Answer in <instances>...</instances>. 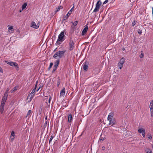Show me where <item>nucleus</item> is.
Masks as SVG:
<instances>
[{"mask_svg": "<svg viewBox=\"0 0 153 153\" xmlns=\"http://www.w3.org/2000/svg\"><path fill=\"white\" fill-rule=\"evenodd\" d=\"M105 139V137H102V135L100 136V137L99 139V142H102Z\"/></svg>", "mask_w": 153, "mask_h": 153, "instance_id": "23", "label": "nucleus"}, {"mask_svg": "<svg viewBox=\"0 0 153 153\" xmlns=\"http://www.w3.org/2000/svg\"><path fill=\"white\" fill-rule=\"evenodd\" d=\"M138 131L139 133H141L142 135L144 137H145V129L143 128H138Z\"/></svg>", "mask_w": 153, "mask_h": 153, "instance_id": "7", "label": "nucleus"}, {"mask_svg": "<svg viewBox=\"0 0 153 153\" xmlns=\"http://www.w3.org/2000/svg\"><path fill=\"white\" fill-rule=\"evenodd\" d=\"M3 73V70L1 67H0V73Z\"/></svg>", "mask_w": 153, "mask_h": 153, "instance_id": "43", "label": "nucleus"}, {"mask_svg": "<svg viewBox=\"0 0 153 153\" xmlns=\"http://www.w3.org/2000/svg\"><path fill=\"white\" fill-rule=\"evenodd\" d=\"M145 151L147 153H152V150L149 149H146Z\"/></svg>", "mask_w": 153, "mask_h": 153, "instance_id": "28", "label": "nucleus"}, {"mask_svg": "<svg viewBox=\"0 0 153 153\" xmlns=\"http://www.w3.org/2000/svg\"><path fill=\"white\" fill-rule=\"evenodd\" d=\"M114 115V114L113 113H110L108 115V117L109 116V117L110 118H113L114 117H113Z\"/></svg>", "mask_w": 153, "mask_h": 153, "instance_id": "30", "label": "nucleus"}, {"mask_svg": "<svg viewBox=\"0 0 153 153\" xmlns=\"http://www.w3.org/2000/svg\"><path fill=\"white\" fill-rule=\"evenodd\" d=\"M36 25V26H38V27H37V28H39V23H38Z\"/></svg>", "mask_w": 153, "mask_h": 153, "instance_id": "46", "label": "nucleus"}, {"mask_svg": "<svg viewBox=\"0 0 153 153\" xmlns=\"http://www.w3.org/2000/svg\"><path fill=\"white\" fill-rule=\"evenodd\" d=\"M65 30H64L62 31L60 33L59 35L58 39L57 40L56 45H60L61 42H63L65 39L64 38V37H65L64 35V31Z\"/></svg>", "mask_w": 153, "mask_h": 153, "instance_id": "1", "label": "nucleus"}, {"mask_svg": "<svg viewBox=\"0 0 153 153\" xmlns=\"http://www.w3.org/2000/svg\"><path fill=\"white\" fill-rule=\"evenodd\" d=\"M45 124H46H46H47V122H46Z\"/></svg>", "mask_w": 153, "mask_h": 153, "instance_id": "53", "label": "nucleus"}, {"mask_svg": "<svg viewBox=\"0 0 153 153\" xmlns=\"http://www.w3.org/2000/svg\"><path fill=\"white\" fill-rule=\"evenodd\" d=\"M14 66L16 67L15 68L16 69V70L17 71H18L19 70V67L18 66V64L17 63L16 66Z\"/></svg>", "mask_w": 153, "mask_h": 153, "instance_id": "37", "label": "nucleus"}, {"mask_svg": "<svg viewBox=\"0 0 153 153\" xmlns=\"http://www.w3.org/2000/svg\"><path fill=\"white\" fill-rule=\"evenodd\" d=\"M66 51H62L56 52L53 56V57L55 59H56L58 57L59 58H61L64 57Z\"/></svg>", "mask_w": 153, "mask_h": 153, "instance_id": "3", "label": "nucleus"}, {"mask_svg": "<svg viewBox=\"0 0 153 153\" xmlns=\"http://www.w3.org/2000/svg\"><path fill=\"white\" fill-rule=\"evenodd\" d=\"M74 45L75 43L72 40V38H70L69 42V49L70 51H72L73 50L74 47Z\"/></svg>", "mask_w": 153, "mask_h": 153, "instance_id": "4", "label": "nucleus"}, {"mask_svg": "<svg viewBox=\"0 0 153 153\" xmlns=\"http://www.w3.org/2000/svg\"><path fill=\"white\" fill-rule=\"evenodd\" d=\"M27 5V3H24V4L22 5V10H23L26 7Z\"/></svg>", "mask_w": 153, "mask_h": 153, "instance_id": "27", "label": "nucleus"}, {"mask_svg": "<svg viewBox=\"0 0 153 153\" xmlns=\"http://www.w3.org/2000/svg\"><path fill=\"white\" fill-rule=\"evenodd\" d=\"M88 62H84L83 64V68L84 70L85 71H87L88 68Z\"/></svg>", "mask_w": 153, "mask_h": 153, "instance_id": "10", "label": "nucleus"}, {"mask_svg": "<svg viewBox=\"0 0 153 153\" xmlns=\"http://www.w3.org/2000/svg\"><path fill=\"white\" fill-rule=\"evenodd\" d=\"M47 116H46V117H45V120H47Z\"/></svg>", "mask_w": 153, "mask_h": 153, "instance_id": "51", "label": "nucleus"}, {"mask_svg": "<svg viewBox=\"0 0 153 153\" xmlns=\"http://www.w3.org/2000/svg\"><path fill=\"white\" fill-rule=\"evenodd\" d=\"M108 1V0H105L103 3V4H105L107 3Z\"/></svg>", "mask_w": 153, "mask_h": 153, "instance_id": "42", "label": "nucleus"}, {"mask_svg": "<svg viewBox=\"0 0 153 153\" xmlns=\"http://www.w3.org/2000/svg\"><path fill=\"white\" fill-rule=\"evenodd\" d=\"M105 149V147L104 146H103L102 147V149L103 150H104Z\"/></svg>", "mask_w": 153, "mask_h": 153, "instance_id": "45", "label": "nucleus"}, {"mask_svg": "<svg viewBox=\"0 0 153 153\" xmlns=\"http://www.w3.org/2000/svg\"><path fill=\"white\" fill-rule=\"evenodd\" d=\"M32 111L31 110H29L27 113V115L26 116V118L27 117H30V115L31 114Z\"/></svg>", "mask_w": 153, "mask_h": 153, "instance_id": "26", "label": "nucleus"}, {"mask_svg": "<svg viewBox=\"0 0 153 153\" xmlns=\"http://www.w3.org/2000/svg\"><path fill=\"white\" fill-rule=\"evenodd\" d=\"M51 97H50L49 100H48V102H49V103H50V102L51 101Z\"/></svg>", "mask_w": 153, "mask_h": 153, "instance_id": "48", "label": "nucleus"}, {"mask_svg": "<svg viewBox=\"0 0 153 153\" xmlns=\"http://www.w3.org/2000/svg\"><path fill=\"white\" fill-rule=\"evenodd\" d=\"M13 26H11L8 29V31L9 32L12 33V31H13Z\"/></svg>", "mask_w": 153, "mask_h": 153, "instance_id": "18", "label": "nucleus"}, {"mask_svg": "<svg viewBox=\"0 0 153 153\" xmlns=\"http://www.w3.org/2000/svg\"><path fill=\"white\" fill-rule=\"evenodd\" d=\"M14 90H16V87H14Z\"/></svg>", "mask_w": 153, "mask_h": 153, "instance_id": "52", "label": "nucleus"}, {"mask_svg": "<svg viewBox=\"0 0 153 153\" xmlns=\"http://www.w3.org/2000/svg\"><path fill=\"white\" fill-rule=\"evenodd\" d=\"M63 7L61 6H59L57 8H56V10L55 11V13H56L58 11H59L60 9H62Z\"/></svg>", "mask_w": 153, "mask_h": 153, "instance_id": "22", "label": "nucleus"}, {"mask_svg": "<svg viewBox=\"0 0 153 153\" xmlns=\"http://www.w3.org/2000/svg\"><path fill=\"white\" fill-rule=\"evenodd\" d=\"M21 11H21V10H20V12H21Z\"/></svg>", "mask_w": 153, "mask_h": 153, "instance_id": "55", "label": "nucleus"}, {"mask_svg": "<svg viewBox=\"0 0 153 153\" xmlns=\"http://www.w3.org/2000/svg\"><path fill=\"white\" fill-rule=\"evenodd\" d=\"M147 137L150 140H152V135L148 133L147 135Z\"/></svg>", "mask_w": 153, "mask_h": 153, "instance_id": "29", "label": "nucleus"}, {"mask_svg": "<svg viewBox=\"0 0 153 153\" xmlns=\"http://www.w3.org/2000/svg\"><path fill=\"white\" fill-rule=\"evenodd\" d=\"M76 28L74 26L71 25V27L70 32L71 33H73L75 30Z\"/></svg>", "mask_w": 153, "mask_h": 153, "instance_id": "14", "label": "nucleus"}, {"mask_svg": "<svg viewBox=\"0 0 153 153\" xmlns=\"http://www.w3.org/2000/svg\"><path fill=\"white\" fill-rule=\"evenodd\" d=\"M8 96L4 95L1 102L0 105V112L1 114H2L4 110V104L6 101L7 100Z\"/></svg>", "mask_w": 153, "mask_h": 153, "instance_id": "2", "label": "nucleus"}, {"mask_svg": "<svg viewBox=\"0 0 153 153\" xmlns=\"http://www.w3.org/2000/svg\"><path fill=\"white\" fill-rule=\"evenodd\" d=\"M53 65V63L52 62H51L50 63V66H49V67H48V71L50 70V69L52 67V65Z\"/></svg>", "mask_w": 153, "mask_h": 153, "instance_id": "33", "label": "nucleus"}, {"mask_svg": "<svg viewBox=\"0 0 153 153\" xmlns=\"http://www.w3.org/2000/svg\"><path fill=\"white\" fill-rule=\"evenodd\" d=\"M59 79L58 81H57V86L58 87L59 85V84H60V81H59Z\"/></svg>", "mask_w": 153, "mask_h": 153, "instance_id": "39", "label": "nucleus"}, {"mask_svg": "<svg viewBox=\"0 0 153 153\" xmlns=\"http://www.w3.org/2000/svg\"><path fill=\"white\" fill-rule=\"evenodd\" d=\"M88 26H86L83 29L82 32V36L85 35L86 34L87 31L88 30Z\"/></svg>", "mask_w": 153, "mask_h": 153, "instance_id": "11", "label": "nucleus"}, {"mask_svg": "<svg viewBox=\"0 0 153 153\" xmlns=\"http://www.w3.org/2000/svg\"><path fill=\"white\" fill-rule=\"evenodd\" d=\"M152 15L153 16V7H152Z\"/></svg>", "mask_w": 153, "mask_h": 153, "instance_id": "50", "label": "nucleus"}, {"mask_svg": "<svg viewBox=\"0 0 153 153\" xmlns=\"http://www.w3.org/2000/svg\"><path fill=\"white\" fill-rule=\"evenodd\" d=\"M137 22L135 20H134L133 21V22L131 24L132 26V27H134L135 25L136 24Z\"/></svg>", "mask_w": 153, "mask_h": 153, "instance_id": "32", "label": "nucleus"}, {"mask_svg": "<svg viewBox=\"0 0 153 153\" xmlns=\"http://www.w3.org/2000/svg\"><path fill=\"white\" fill-rule=\"evenodd\" d=\"M53 135H52L51 136V138H50V140H49V144H50V143H51V141L53 139Z\"/></svg>", "mask_w": 153, "mask_h": 153, "instance_id": "36", "label": "nucleus"}, {"mask_svg": "<svg viewBox=\"0 0 153 153\" xmlns=\"http://www.w3.org/2000/svg\"><path fill=\"white\" fill-rule=\"evenodd\" d=\"M144 27L142 26H141L140 27V29L138 30L137 32L140 35L142 34V29Z\"/></svg>", "mask_w": 153, "mask_h": 153, "instance_id": "17", "label": "nucleus"}, {"mask_svg": "<svg viewBox=\"0 0 153 153\" xmlns=\"http://www.w3.org/2000/svg\"><path fill=\"white\" fill-rule=\"evenodd\" d=\"M43 86H41V85H40V86H39V88L36 90V91H38L39 90V89L41 87H42Z\"/></svg>", "mask_w": 153, "mask_h": 153, "instance_id": "44", "label": "nucleus"}, {"mask_svg": "<svg viewBox=\"0 0 153 153\" xmlns=\"http://www.w3.org/2000/svg\"><path fill=\"white\" fill-rule=\"evenodd\" d=\"M65 88H63L61 91L60 96H64L65 93Z\"/></svg>", "mask_w": 153, "mask_h": 153, "instance_id": "13", "label": "nucleus"}, {"mask_svg": "<svg viewBox=\"0 0 153 153\" xmlns=\"http://www.w3.org/2000/svg\"><path fill=\"white\" fill-rule=\"evenodd\" d=\"M31 27L33 28L37 29L38 26H36V23L34 22H32L31 23Z\"/></svg>", "mask_w": 153, "mask_h": 153, "instance_id": "15", "label": "nucleus"}, {"mask_svg": "<svg viewBox=\"0 0 153 153\" xmlns=\"http://www.w3.org/2000/svg\"><path fill=\"white\" fill-rule=\"evenodd\" d=\"M78 23V22L77 21H76L74 22H71V23L72 24V25L74 26L75 27L77 25Z\"/></svg>", "mask_w": 153, "mask_h": 153, "instance_id": "24", "label": "nucleus"}, {"mask_svg": "<svg viewBox=\"0 0 153 153\" xmlns=\"http://www.w3.org/2000/svg\"><path fill=\"white\" fill-rule=\"evenodd\" d=\"M74 6H73L71 9L69 10V11L68 13L67 14L68 15V16H69L71 14L72 12L74 10Z\"/></svg>", "mask_w": 153, "mask_h": 153, "instance_id": "20", "label": "nucleus"}, {"mask_svg": "<svg viewBox=\"0 0 153 153\" xmlns=\"http://www.w3.org/2000/svg\"><path fill=\"white\" fill-rule=\"evenodd\" d=\"M68 119L69 123H71L72 122L73 117L71 114H68Z\"/></svg>", "mask_w": 153, "mask_h": 153, "instance_id": "12", "label": "nucleus"}, {"mask_svg": "<svg viewBox=\"0 0 153 153\" xmlns=\"http://www.w3.org/2000/svg\"><path fill=\"white\" fill-rule=\"evenodd\" d=\"M68 17L69 16H68L67 14H66V16H63L62 20V22L68 19Z\"/></svg>", "mask_w": 153, "mask_h": 153, "instance_id": "25", "label": "nucleus"}, {"mask_svg": "<svg viewBox=\"0 0 153 153\" xmlns=\"http://www.w3.org/2000/svg\"><path fill=\"white\" fill-rule=\"evenodd\" d=\"M122 50H123V51H125V48H122Z\"/></svg>", "mask_w": 153, "mask_h": 153, "instance_id": "49", "label": "nucleus"}, {"mask_svg": "<svg viewBox=\"0 0 153 153\" xmlns=\"http://www.w3.org/2000/svg\"><path fill=\"white\" fill-rule=\"evenodd\" d=\"M119 68L120 69H121L123 67V65L122 64H120L119 65Z\"/></svg>", "mask_w": 153, "mask_h": 153, "instance_id": "40", "label": "nucleus"}, {"mask_svg": "<svg viewBox=\"0 0 153 153\" xmlns=\"http://www.w3.org/2000/svg\"><path fill=\"white\" fill-rule=\"evenodd\" d=\"M14 136H15V132L14 131H12L11 132V136H10V137L11 138L12 136L13 137H14Z\"/></svg>", "mask_w": 153, "mask_h": 153, "instance_id": "34", "label": "nucleus"}, {"mask_svg": "<svg viewBox=\"0 0 153 153\" xmlns=\"http://www.w3.org/2000/svg\"><path fill=\"white\" fill-rule=\"evenodd\" d=\"M57 68V67H55L54 66H53V69L52 71V73H54L56 71V70Z\"/></svg>", "mask_w": 153, "mask_h": 153, "instance_id": "35", "label": "nucleus"}, {"mask_svg": "<svg viewBox=\"0 0 153 153\" xmlns=\"http://www.w3.org/2000/svg\"><path fill=\"white\" fill-rule=\"evenodd\" d=\"M107 119L109 122V125L111 124V126H114V125L116 124V120L114 117L110 118L109 116L108 117Z\"/></svg>", "mask_w": 153, "mask_h": 153, "instance_id": "5", "label": "nucleus"}, {"mask_svg": "<svg viewBox=\"0 0 153 153\" xmlns=\"http://www.w3.org/2000/svg\"><path fill=\"white\" fill-rule=\"evenodd\" d=\"M144 56L143 52V51H141V54L140 55V58H143Z\"/></svg>", "mask_w": 153, "mask_h": 153, "instance_id": "31", "label": "nucleus"}, {"mask_svg": "<svg viewBox=\"0 0 153 153\" xmlns=\"http://www.w3.org/2000/svg\"><path fill=\"white\" fill-rule=\"evenodd\" d=\"M125 62V59L123 57L121 58L120 60V62H119V64H123Z\"/></svg>", "mask_w": 153, "mask_h": 153, "instance_id": "21", "label": "nucleus"}, {"mask_svg": "<svg viewBox=\"0 0 153 153\" xmlns=\"http://www.w3.org/2000/svg\"><path fill=\"white\" fill-rule=\"evenodd\" d=\"M8 90H7L4 93V95L8 96Z\"/></svg>", "mask_w": 153, "mask_h": 153, "instance_id": "38", "label": "nucleus"}, {"mask_svg": "<svg viewBox=\"0 0 153 153\" xmlns=\"http://www.w3.org/2000/svg\"><path fill=\"white\" fill-rule=\"evenodd\" d=\"M99 73V72L98 71L97 73Z\"/></svg>", "mask_w": 153, "mask_h": 153, "instance_id": "54", "label": "nucleus"}, {"mask_svg": "<svg viewBox=\"0 0 153 153\" xmlns=\"http://www.w3.org/2000/svg\"><path fill=\"white\" fill-rule=\"evenodd\" d=\"M59 61H60L59 59L57 60L56 61V62L55 63L54 66L55 67H57L59 63Z\"/></svg>", "mask_w": 153, "mask_h": 153, "instance_id": "19", "label": "nucleus"}, {"mask_svg": "<svg viewBox=\"0 0 153 153\" xmlns=\"http://www.w3.org/2000/svg\"><path fill=\"white\" fill-rule=\"evenodd\" d=\"M14 137H13V138H11V140L12 141H13L14 140Z\"/></svg>", "mask_w": 153, "mask_h": 153, "instance_id": "47", "label": "nucleus"}, {"mask_svg": "<svg viewBox=\"0 0 153 153\" xmlns=\"http://www.w3.org/2000/svg\"><path fill=\"white\" fill-rule=\"evenodd\" d=\"M36 90V89H35V88H34L33 89L31 93L28 95L27 98V99H28V98H29L30 101L32 100L34 95L33 94L34 93V92Z\"/></svg>", "mask_w": 153, "mask_h": 153, "instance_id": "8", "label": "nucleus"}, {"mask_svg": "<svg viewBox=\"0 0 153 153\" xmlns=\"http://www.w3.org/2000/svg\"><path fill=\"white\" fill-rule=\"evenodd\" d=\"M38 81H37L36 82V85H35V88H35V89H36V88L37 87V83H38Z\"/></svg>", "mask_w": 153, "mask_h": 153, "instance_id": "41", "label": "nucleus"}, {"mask_svg": "<svg viewBox=\"0 0 153 153\" xmlns=\"http://www.w3.org/2000/svg\"><path fill=\"white\" fill-rule=\"evenodd\" d=\"M102 4V2L100 0L98 1L96 4V7L94 10L93 12H98L99 10L101 5Z\"/></svg>", "mask_w": 153, "mask_h": 153, "instance_id": "6", "label": "nucleus"}, {"mask_svg": "<svg viewBox=\"0 0 153 153\" xmlns=\"http://www.w3.org/2000/svg\"><path fill=\"white\" fill-rule=\"evenodd\" d=\"M5 62L7 64L10 65L12 66H16L17 63L13 62H8L7 61H5Z\"/></svg>", "mask_w": 153, "mask_h": 153, "instance_id": "9", "label": "nucleus"}, {"mask_svg": "<svg viewBox=\"0 0 153 153\" xmlns=\"http://www.w3.org/2000/svg\"><path fill=\"white\" fill-rule=\"evenodd\" d=\"M153 100H152L150 102L149 107L150 108L151 112L153 111Z\"/></svg>", "mask_w": 153, "mask_h": 153, "instance_id": "16", "label": "nucleus"}]
</instances>
